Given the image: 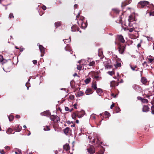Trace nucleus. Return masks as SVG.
<instances>
[{"label":"nucleus","instance_id":"32","mask_svg":"<svg viewBox=\"0 0 154 154\" xmlns=\"http://www.w3.org/2000/svg\"><path fill=\"white\" fill-rule=\"evenodd\" d=\"M83 94L84 93L82 91H81L79 92L77 95L79 96H82L83 95Z\"/></svg>","mask_w":154,"mask_h":154},{"label":"nucleus","instance_id":"58","mask_svg":"<svg viewBox=\"0 0 154 154\" xmlns=\"http://www.w3.org/2000/svg\"><path fill=\"white\" fill-rule=\"evenodd\" d=\"M78 6V5L77 4H75L74 5V7L75 8H76Z\"/></svg>","mask_w":154,"mask_h":154},{"label":"nucleus","instance_id":"35","mask_svg":"<svg viewBox=\"0 0 154 154\" xmlns=\"http://www.w3.org/2000/svg\"><path fill=\"white\" fill-rule=\"evenodd\" d=\"M90 80L89 79L87 78L86 79L85 81V82L86 84H88V83L89 82H90Z\"/></svg>","mask_w":154,"mask_h":154},{"label":"nucleus","instance_id":"46","mask_svg":"<svg viewBox=\"0 0 154 154\" xmlns=\"http://www.w3.org/2000/svg\"><path fill=\"white\" fill-rule=\"evenodd\" d=\"M148 60L149 62V63H151L153 60L152 58H148Z\"/></svg>","mask_w":154,"mask_h":154},{"label":"nucleus","instance_id":"2","mask_svg":"<svg viewBox=\"0 0 154 154\" xmlns=\"http://www.w3.org/2000/svg\"><path fill=\"white\" fill-rule=\"evenodd\" d=\"M149 2L146 1H141L138 3V6L139 8H143L145 6L149 5Z\"/></svg>","mask_w":154,"mask_h":154},{"label":"nucleus","instance_id":"5","mask_svg":"<svg viewBox=\"0 0 154 154\" xmlns=\"http://www.w3.org/2000/svg\"><path fill=\"white\" fill-rule=\"evenodd\" d=\"M119 51L120 53L123 54L125 51V46L119 45Z\"/></svg>","mask_w":154,"mask_h":154},{"label":"nucleus","instance_id":"64","mask_svg":"<svg viewBox=\"0 0 154 154\" xmlns=\"http://www.w3.org/2000/svg\"><path fill=\"white\" fill-rule=\"evenodd\" d=\"M76 122L77 123H78L79 122V121L78 120H77L76 121Z\"/></svg>","mask_w":154,"mask_h":154},{"label":"nucleus","instance_id":"61","mask_svg":"<svg viewBox=\"0 0 154 154\" xmlns=\"http://www.w3.org/2000/svg\"><path fill=\"white\" fill-rule=\"evenodd\" d=\"M140 46H141V45H140V44H138V45H137V47L138 48H139V47H140Z\"/></svg>","mask_w":154,"mask_h":154},{"label":"nucleus","instance_id":"59","mask_svg":"<svg viewBox=\"0 0 154 154\" xmlns=\"http://www.w3.org/2000/svg\"><path fill=\"white\" fill-rule=\"evenodd\" d=\"M79 13L78 15L76 16V19H77V18L79 17Z\"/></svg>","mask_w":154,"mask_h":154},{"label":"nucleus","instance_id":"27","mask_svg":"<svg viewBox=\"0 0 154 154\" xmlns=\"http://www.w3.org/2000/svg\"><path fill=\"white\" fill-rule=\"evenodd\" d=\"M115 66L116 68L121 66V64L119 63H116L115 64Z\"/></svg>","mask_w":154,"mask_h":154},{"label":"nucleus","instance_id":"57","mask_svg":"<svg viewBox=\"0 0 154 154\" xmlns=\"http://www.w3.org/2000/svg\"><path fill=\"white\" fill-rule=\"evenodd\" d=\"M20 116L19 115H17L16 116V118L17 119L19 118H20Z\"/></svg>","mask_w":154,"mask_h":154},{"label":"nucleus","instance_id":"30","mask_svg":"<svg viewBox=\"0 0 154 154\" xmlns=\"http://www.w3.org/2000/svg\"><path fill=\"white\" fill-rule=\"evenodd\" d=\"M8 117L10 121H12L14 118L13 116L12 115H10Z\"/></svg>","mask_w":154,"mask_h":154},{"label":"nucleus","instance_id":"33","mask_svg":"<svg viewBox=\"0 0 154 154\" xmlns=\"http://www.w3.org/2000/svg\"><path fill=\"white\" fill-rule=\"evenodd\" d=\"M97 93L101 94L102 93V90L100 88H98L97 90Z\"/></svg>","mask_w":154,"mask_h":154},{"label":"nucleus","instance_id":"34","mask_svg":"<svg viewBox=\"0 0 154 154\" xmlns=\"http://www.w3.org/2000/svg\"><path fill=\"white\" fill-rule=\"evenodd\" d=\"M134 29L133 28H128L127 29V30H128L130 32H132Z\"/></svg>","mask_w":154,"mask_h":154},{"label":"nucleus","instance_id":"43","mask_svg":"<svg viewBox=\"0 0 154 154\" xmlns=\"http://www.w3.org/2000/svg\"><path fill=\"white\" fill-rule=\"evenodd\" d=\"M3 56L1 55H0V62H2L3 61Z\"/></svg>","mask_w":154,"mask_h":154},{"label":"nucleus","instance_id":"63","mask_svg":"<svg viewBox=\"0 0 154 154\" xmlns=\"http://www.w3.org/2000/svg\"><path fill=\"white\" fill-rule=\"evenodd\" d=\"M77 75V74L76 73H75L73 75L74 76H76Z\"/></svg>","mask_w":154,"mask_h":154},{"label":"nucleus","instance_id":"47","mask_svg":"<svg viewBox=\"0 0 154 154\" xmlns=\"http://www.w3.org/2000/svg\"><path fill=\"white\" fill-rule=\"evenodd\" d=\"M69 98L71 100H72L74 98V96L73 95H70L69 96Z\"/></svg>","mask_w":154,"mask_h":154},{"label":"nucleus","instance_id":"37","mask_svg":"<svg viewBox=\"0 0 154 154\" xmlns=\"http://www.w3.org/2000/svg\"><path fill=\"white\" fill-rule=\"evenodd\" d=\"M9 18H14V16L13 14L12 13H10L9 15Z\"/></svg>","mask_w":154,"mask_h":154},{"label":"nucleus","instance_id":"48","mask_svg":"<svg viewBox=\"0 0 154 154\" xmlns=\"http://www.w3.org/2000/svg\"><path fill=\"white\" fill-rule=\"evenodd\" d=\"M0 152L1 154H5V152L3 150H0Z\"/></svg>","mask_w":154,"mask_h":154},{"label":"nucleus","instance_id":"51","mask_svg":"<svg viewBox=\"0 0 154 154\" xmlns=\"http://www.w3.org/2000/svg\"><path fill=\"white\" fill-rule=\"evenodd\" d=\"M65 110L66 111H68L69 110V108L67 107H65Z\"/></svg>","mask_w":154,"mask_h":154},{"label":"nucleus","instance_id":"22","mask_svg":"<svg viewBox=\"0 0 154 154\" xmlns=\"http://www.w3.org/2000/svg\"><path fill=\"white\" fill-rule=\"evenodd\" d=\"M65 49L66 51H70L72 50L70 47L68 45L66 47Z\"/></svg>","mask_w":154,"mask_h":154},{"label":"nucleus","instance_id":"21","mask_svg":"<svg viewBox=\"0 0 154 154\" xmlns=\"http://www.w3.org/2000/svg\"><path fill=\"white\" fill-rule=\"evenodd\" d=\"M77 116V113H76L75 112H73L72 115V118L74 119H75Z\"/></svg>","mask_w":154,"mask_h":154},{"label":"nucleus","instance_id":"28","mask_svg":"<svg viewBox=\"0 0 154 154\" xmlns=\"http://www.w3.org/2000/svg\"><path fill=\"white\" fill-rule=\"evenodd\" d=\"M44 116H48L50 114V112L48 111H45L44 113Z\"/></svg>","mask_w":154,"mask_h":154},{"label":"nucleus","instance_id":"36","mask_svg":"<svg viewBox=\"0 0 154 154\" xmlns=\"http://www.w3.org/2000/svg\"><path fill=\"white\" fill-rule=\"evenodd\" d=\"M120 111V109L119 107H116L115 108V111L117 113L119 112Z\"/></svg>","mask_w":154,"mask_h":154},{"label":"nucleus","instance_id":"8","mask_svg":"<svg viewBox=\"0 0 154 154\" xmlns=\"http://www.w3.org/2000/svg\"><path fill=\"white\" fill-rule=\"evenodd\" d=\"M77 116L79 118H82L83 116L85 113V112L83 110H82L79 112H77Z\"/></svg>","mask_w":154,"mask_h":154},{"label":"nucleus","instance_id":"29","mask_svg":"<svg viewBox=\"0 0 154 154\" xmlns=\"http://www.w3.org/2000/svg\"><path fill=\"white\" fill-rule=\"evenodd\" d=\"M107 73L110 75H112L115 74V72L113 71H109L107 72Z\"/></svg>","mask_w":154,"mask_h":154},{"label":"nucleus","instance_id":"19","mask_svg":"<svg viewBox=\"0 0 154 154\" xmlns=\"http://www.w3.org/2000/svg\"><path fill=\"white\" fill-rule=\"evenodd\" d=\"M63 148L66 151H67L69 149V144H66L63 146Z\"/></svg>","mask_w":154,"mask_h":154},{"label":"nucleus","instance_id":"55","mask_svg":"<svg viewBox=\"0 0 154 154\" xmlns=\"http://www.w3.org/2000/svg\"><path fill=\"white\" fill-rule=\"evenodd\" d=\"M77 105V104L76 103H75L73 105V106L76 109H77V107H76Z\"/></svg>","mask_w":154,"mask_h":154},{"label":"nucleus","instance_id":"60","mask_svg":"<svg viewBox=\"0 0 154 154\" xmlns=\"http://www.w3.org/2000/svg\"><path fill=\"white\" fill-rule=\"evenodd\" d=\"M138 98H139L140 100H142L143 99H142V98H141V97H138Z\"/></svg>","mask_w":154,"mask_h":154},{"label":"nucleus","instance_id":"13","mask_svg":"<svg viewBox=\"0 0 154 154\" xmlns=\"http://www.w3.org/2000/svg\"><path fill=\"white\" fill-rule=\"evenodd\" d=\"M119 40L122 43H124L125 42V40L123 38V37L122 35H118Z\"/></svg>","mask_w":154,"mask_h":154},{"label":"nucleus","instance_id":"1","mask_svg":"<svg viewBox=\"0 0 154 154\" xmlns=\"http://www.w3.org/2000/svg\"><path fill=\"white\" fill-rule=\"evenodd\" d=\"M85 19V18L83 17H81L79 20L77 22V23L79 25H81V27L83 29H85L87 26V24L86 23H83V21Z\"/></svg>","mask_w":154,"mask_h":154},{"label":"nucleus","instance_id":"62","mask_svg":"<svg viewBox=\"0 0 154 154\" xmlns=\"http://www.w3.org/2000/svg\"><path fill=\"white\" fill-rule=\"evenodd\" d=\"M5 149H9V146H6V147H5Z\"/></svg>","mask_w":154,"mask_h":154},{"label":"nucleus","instance_id":"9","mask_svg":"<svg viewBox=\"0 0 154 154\" xmlns=\"http://www.w3.org/2000/svg\"><path fill=\"white\" fill-rule=\"evenodd\" d=\"M135 19L131 15L129 16V18L128 19V21H129L128 25L129 26H132V24H131V23Z\"/></svg>","mask_w":154,"mask_h":154},{"label":"nucleus","instance_id":"7","mask_svg":"<svg viewBox=\"0 0 154 154\" xmlns=\"http://www.w3.org/2000/svg\"><path fill=\"white\" fill-rule=\"evenodd\" d=\"M39 48L40 51L41 56H42L44 54L45 52V48L41 45H39Z\"/></svg>","mask_w":154,"mask_h":154},{"label":"nucleus","instance_id":"45","mask_svg":"<svg viewBox=\"0 0 154 154\" xmlns=\"http://www.w3.org/2000/svg\"><path fill=\"white\" fill-rule=\"evenodd\" d=\"M142 102L144 103H147L148 100L146 99H143L142 100Z\"/></svg>","mask_w":154,"mask_h":154},{"label":"nucleus","instance_id":"4","mask_svg":"<svg viewBox=\"0 0 154 154\" xmlns=\"http://www.w3.org/2000/svg\"><path fill=\"white\" fill-rule=\"evenodd\" d=\"M132 88L134 89L137 91L140 92L141 91V88L138 85L134 84L132 86Z\"/></svg>","mask_w":154,"mask_h":154},{"label":"nucleus","instance_id":"56","mask_svg":"<svg viewBox=\"0 0 154 154\" xmlns=\"http://www.w3.org/2000/svg\"><path fill=\"white\" fill-rule=\"evenodd\" d=\"M28 82H27L26 84V87H27V89L28 90L29 89V86H27V85H28Z\"/></svg>","mask_w":154,"mask_h":154},{"label":"nucleus","instance_id":"3","mask_svg":"<svg viewBox=\"0 0 154 154\" xmlns=\"http://www.w3.org/2000/svg\"><path fill=\"white\" fill-rule=\"evenodd\" d=\"M50 119L54 122H57L60 121L59 118L57 116L53 115L50 117Z\"/></svg>","mask_w":154,"mask_h":154},{"label":"nucleus","instance_id":"11","mask_svg":"<svg viewBox=\"0 0 154 154\" xmlns=\"http://www.w3.org/2000/svg\"><path fill=\"white\" fill-rule=\"evenodd\" d=\"M88 151L90 154H93L94 153L95 150L93 147H91L87 149Z\"/></svg>","mask_w":154,"mask_h":154},{"label":"nucleus","instance_id":"14","mask_svg":"<svg viewBox=\"0 0 154 154\" xmlns=\"http://www.w3.org/2000/svg\"><path fill=\"white\" fill-rule=\"evenodd\" d=\"M21 127H20L19 125H17V127H15L13 128L15 131L20 132L21 130Z\"/></svg>","mask_w":154,"mask_h":154},{"label":"nucleus","instance_id":"53","mask_svg":"<svg viewBox=\"0 0 154 154\" xmlns=\"http://www.w3.org/2000/svg\"><path fill=\"white\" fill-rule=\"evenodd\" d=\"M150 16H154V12H151L150 13Z\"/></svg>","mask_w":154,"mask_h":154},{"label":"nucleus","instance_id":"49","mask_svg":"<svg viewBox=\"0 0 154 154\" xmlns=\"http://www.w3.org/2000/svg\"><path fill=\"white\" fill-rule=\"evenodd\" d=\"M115 106V104L114 103H112V104L110 106V108L111 109H112V108L114 107Z\"/></svg>","mask_w":154,"mask_h":154},{"label":"nucleus","instance_id":"23","mask_svg":"<svg viewBox=\"0 0 154 154\" xmlns=\"http://www.w3.org/2000/svg\"><path fill=\"white\" fill-rule=\"evenodd\" d=\"M61 23L60 21L56 22L55 23V25L56 27H58L60 26Z\"/></svg>","mask_w":154,"mask_h":154},{"label":"nucleus","instance_id":"16","mask_svg":"<svg viewBox=\"0 0 154 154\" xmlns=\"http://www.w3.org/2000/svg\"><path fill=\"white\" fill-rule=\"evenodd\" d=\"M149 109V108L148 106L146 105L143 106V108L142 111L143 112H146L148 111Z\"/></svg>","mask_w":154,"mask_h":154},{"label":"nucleus","instance_id":"20","mask_svg":"<svg viewBox=\"0 0 154 154\" xmlns=\"http://www.w3.org/2000/svg\"><path fill=\"white\" fill-rule=\"evenodd\" d=\"M13 130L11 128H9L6 131V133L8 134H11Z\"/></svg>","mask_w":154,"mask_h":154},{"label":"nucleus","instance_id":"25","mask_svg":"<svg viewBox=\"0 0 154 154\" xmlns=\"http://www.w3.org/2000/svg\"><path fill=\"white\" fill-rule=\"evenodd\" d=\"M112 11L116 14H118L119 12V10L116 8H113L112 9Z\"/></svg>","mask_w":154,"mask_h":154},{"label":"nucleus","instance_id":"39","mask_svg":"<svg viewBox=\"0 0 154 154\" xmlns=\"http://www.w3.org/2000/svg\"><path fill=\"white\" fill-rule=\"evenodd\" d=\"M44 131H49L50 130V128H49L48 126H46V128H44Z\"/></svg>","mask_w":154,"mask_h":154},{"label":"nucleus","instance_id":"15","mask_svg":"<svg viewBox=\"0 0 154 154\" xmlns=\"http://www.w3.org/2000/svg\"><path fill=\"white\" fill-rule=\"evenodd\" d=\"M64 132L65 134H67L68 133H70L71 130L69 128L67 127L64 129Z\"/></svg>","mask_w":154,"mask_h":154},{"label":"nucleus","instance_id":"31","mask_svg":"<svg viewBox=\"0 0 154 154\" xmlns=\"http://www.w3.org/2000/svg\"><path fill=\"white\" fill-rule=\"evenodd\" d=\"M95 64V63L94 61H92L90 63L89 65L90 66H94Z\"/></svg>","mask_w":154,"mask_h":154},{"label":"nucleus","instance_id":"38","mask_svg":"<svg viewBox=\"0 0 154 154\" xmlns=\"http://www.w3.org/2000/svg\"><path fill=\"white\" fill-rule=\"evenodd\" d=\"M152 113L154 114V105L152 106L151 108Z\"/></svg>","mask_w":154,"mask_h":154},{"label":"nucleus","instance_id":"40","mask_svg":"<svg viewBox=\"0 0 154 154\" xmlns=\"http://www.w3.org/2000/svg\"><path fill=\"white\" fill-rule=\"evenodd\" d=\"M130 66L131 69L133 70H135V69L137 68V66H135L133 67H132L131 65H130Z\"/></svg>","mask_w":154,"mask_h":154},{"label":"nucleus","instance_id":"12","mask_svg":"<svg viewBox=\"0 0 154 154\" xmlns=\"http://www.w3.org/2000/svg\"><path fill=\"white\" fill-rule=\"evenodd\" d=\"M93 92L92 90L91 89L88 88L86 90L85 93L86 95H88L92 94Z\"/></svg>","mask_w":154,"mask_h":154},{"label":"nucleus","instance_id":"17","mask_svg":"<svg viewBox=\"0 0 154 154\" xmlns=\"http://www.w3.org/2000/svg\"><path fill=\"white\" fill-rule=\"evenodd\" d=\"M118 84H116L115 81H112L110 83V86L111 87H113L116 86H117Z\"/></svg>","mask_w":154,"mask_h":154},{"label":"nucleus","instance_id":"54","mask_svg":"<svg viewBox=\"0 0 154 154\" xmlns=\"http://www.w3.org/2000/svg\"><path fill=\"white\" fill-rule=\"evenodd\" d=\"M42 9L43 10H45L46 9V7L45 6H43L42 7Z\"/></svg>","mask_w":154,"mask_h":154},{"label":"nucleus","instance_id":"42","mask_svg":"<svg viewBox=\"0 0 154 154\" xmlns=\"http://www.w3.org/2000/svg\"><path fill=\"white\" fill-rule=\"evenodd\" d=\"M100 78V77H99L98 76H95L94 77V79L96 80H98Z\"/></svg>","mask_w":154,"mask_h":154},{"label":"nucleus","instance_id":"50","mask_svg":"<svg viewBox=\"0 0 154 154\" xmlns=\"http://www.w3.org/2000/svg\"><path fill=\"white\" fill-rule=\"evenodd\" d=\"M143 66H147V63H146V62L145 61L143 63Z\"/></svg>","mask_w":154,"mask_h":154},{"label":"nucleus","instance_id":"52","mask_svg":"<svg viewBox=\"0 0 154 154\" xmlns=\"http://www.w3.org/2000/svg\"><path fill=\"white\" fill-rule=\"evenodd\" d=\"M33 63L34 64H35L37 63V61L36 60H34L32 61Z\"/></svg>","mask_w":154,"mask_h":154},{"label":"nucleus","instance_id":"41","mask_svg":"<svg viewBox=\"0 0 154 154\" xmlns=\"http://www.w3.org/2000/svg\"><path fill=\"white\" fill-rule=\"evenodd\" d=\"M82 66L80 65H77V68L79 70H81L82 69Z\"/></svg>","mask_w":154,"mask_h":154},{"label":"nucleus","instance_id":"18","mask_svg":"<svg viewBox=\"0 0 154 154\" xmlns=\"http://www.w3.org/2000/svg\"><path fill=\"white\" fill-rule=\"evenodd\" d=\"M141 82L143 84H145L146 83L147 80L145 77H143L141 78Z\"/></svg>","mask_w":154,"mask_h":154},{"label":"nucleus","instance_id":"44","mask_svg":"<svg viewBox=\"0 0 154 154\" xmlns=\"http://www.w3.org/2000/svg\"><path fill=\"white\" fill-rule=\"evenodd\" d=\"M105 114L106 116H110V113L107 111H106L105 112Z\"/></svg>","mask_w":154,"mask_h":154},{"label":"nucleus","instance_id":"24","mask_svg":"<svg viewBox=\"0 0 154 154\" xmlns=\"http://www.w3.org/2000/svg\"><path fill=\"white\" fill-rule=\"evenodd\" d=\"M92 87L94 89L96 90L97 89V87L96 83H93L92 85Z\"/></svg>","mask_w":154,"mask_h":154},{"label":"nucleus","instance_id":"10","mask_svg":"<svg viewBox=\"0 0 154 154\" xmlns=\"http://www.w3.org/2000/svg\"><path fill=\"white\" fill-rule=\"evenodd\" d=\"M77 30L78 31H79V32L81 33V31H79V28L77 27V26L75 25H73L72 27H71V31L72 32H75L76 31V30Z\"/></svg>","mask_w":154,"mask_h":154},{"label":"nucleus","instance_id":"26","mask_svg":"<svg viewBox=\"0 0 154 154\" xmlns=\"http://www.w3.org/2000/svg\"><path fill=\"white\" fill-rule=\"evenodd\" d=\"M65 41H64V40H63V41H64V43L66 44H67V45H68V43L70 42L71 40L70 39H65Z\"/></svg>","mask_w":154,"mask_h":154},{"label":"nucleus","instance_id":"6","mask_svg":"<svg viewBox=\"0 0 154 154\" xmlns=\"http://www.w3.org/2000/svg\"><path fill=\"white\" fill-rule=\"evenodd\" d=\"M110 60H108L107 62H104V65L106 68L111 69L112 68V66L110 65Z\"/></svg>","mask_w":154,"mask_h":154}]
</instances>
